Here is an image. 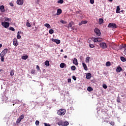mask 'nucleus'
<instances>
[{
  "instance_id": "nucleus-56",
  "label": "nucleus",
  "mask_w": 126,
  "mask_h": 126,
  "mask_svg": "<svg viewBox=\"0 0 126 126\" xmlns=\"http://www.w3.org/2000/svg\"><path fill=\"white\" fill-rule=\"evenodd\" d=\"M64 59H66L67 58V56L66 55L64 56Z\"/></svg>"
},
{
  "instance_id": "nucleus-61",
  "label": "nucleus",
  "mask_w": 126,
  "mask_h": 126,
  "mask_svg": "<svg viewBox=\"0 0 126 126\" xmlns=\"http://www.w3.org/2000/svg\"><path fill=\"white\" fill-rule=\"evenodd\" d=\"M14 105H15V104L14 103V104H13V106H14Z\"/></svg>"
},
{
  "instance_id": "nucleus-41",
  "label": "nucleus",
  "mask_w": 126,
  "mask_h": 126,
  "mask_svg": "<svg viewBox=\"0 0 126 126\" xmlns=\"http://www.w3.org/2000/svg\"><path fill=\"white\" fill-rule=\"evenodd\" d=\"M81 22H82V24H87V21H82Z\"/></svg>"
},
{
  "instance_id": "nucleus-59",
  "label": "nucleus",
  "mask_w": 126,
  "mask_h": 126,
  "mask_svg": "<svg viewBox=\"0 0 126 126\" xmlns=\"http://www.w3.org/2000/svg\"><path fill=\"white\" fill-rule=\"evenodd\" d=\"M34 72H35V70H33L32 71V73H34Z\"/></svg>"
},
{
  "instance_id": "nucleus-1",
  "label": "nucleus",
  "mask_w": 126,
  "mask_h": 126,
  "mask_svg": "<svg viewBox=\"0 0 126 126\" xmlns=\"http://www.w3.org/2000/svg\"><path fill=\"white\" fill-rule=\"evenodd\" d=\"M65 110L64 109H60L58 112V115H59V116H64L65 115Z\"/></svg>"
},
{
  "instance_id": "nucleus-26",
  "label": "nucleus",
  "mask_w": 126,
  "mask_h": 126,
  "mask_svg": "<svg viewBox=\"0 0 126 126\" xmlns=\"http://www.w3.org/2000/svg\"><path fill=\"white\" fill-rule=\"evenodd\" d=\"M103 22H104V20L102 18H100L99 19V24L101 25L103 23Z\"/></svg>"
},
{
  "instance_id": "nucleus-38",
  "label": "nucleus",
  "mask_w": 126,
  "mask_h": 126,
  "mask_svg": "<svg viewBox=\"0 0 126 126\" xmlns=\"http://www.w3.org/2000/svg\"><path fill=\"white\" fill-rule=\"evenodd\" d=\"M9 30L11 31H15V29H14V28L10 27H9Z\"/></svg>"
},
{
  "instance_id": "nucleus-2",
  "label": "nucleus",
  "mask_w": 126,
  "mask_h": 126,
  "mask_svg": "<svg viewBox=\"0 0 126 126\" xmlns=\"http://www.w3.org/2000/svg\"><path fill=\"white\" fill-rule=\"evenodd\" d=\"M94 32L96 34V36H98V37L99 36H101V31L98 28H95L94 30Z\"/></svg>"
},
{
  "instance_id": "nucleus-53",
  "label": "nucleus",
  "mask_w": 126,
  "mask_h": 126,
  "mask_svg": "<svg viewBox=\"0 0 126 126\" xmlns=\"http://www.w3.org/2000/svg\"><path fill=\"white\" fill-rule=\"evenodd\" d=\"M9 4H10V6H13V3H10Z\"/></svg>"
},
{
  "instance_id": "nucleus-25",
  "label": "nucleus",
  "mask_w": 126,
  "mask_h": 126,
  "mask_svg": "<svg viewBox=\"0 0 126 126\" xmlns=\"http://www.w3.org/2000/svg\"><path fill=\"white\" fill-rule=\"evenodd\" d=\"M120 9H121L120 8V6H117V9H116V13H120Z\"/></svg>"
},
{
  "instance_id": "nucleus-43",
  "label": "nucleus",
  "mask_w": 126,
  "mask_h": 126,
  "mask_svg": "<svg viewBox=\"0 0 126 126\" xmlns=\"http://www.w3.org/2000/svg\"><path fill=\"white\" fill-rule=\"evenodd\" d=\"M0 60L1 62H4V58L3 57H1Z\"/></svg>"
},
{
  "instance_id": "nucleus-31",
  "label": "nucleus",
  "mask_w": 126,
  "mask_h": 126,
  "mask_svg": "<svg viewBox=\"0 0 126 126\" xmlns=\"http://www.w3.org/2000/svg\"><path fill=\"white\" fill-rule=\"evenodd\" d=\"M45 65H47V66H49L50 65V63L48 61H46L45 62Z\"/></svg>"
},
{
  "instance_id": "nucleus-49",
  "label": "nucleus",
  "mask_w": 126,
  "mask_h": 126,
  "mask_svg": "<svg viewBox=\"0 0 126 126\" xmlns=\"http://www.w3.org/2000/svg\"><path fill=\"white\" fill-rule=\"evenodd\" d=\"M72 79H73L74 80H76V77H75V76H72Z\"/></svg>"
},
{
  "instance_id": "nucleus-39",
  "label": "nucleus",
  "mask_w": 126,
  "mask_h": 126,
  "mask_svg": "<svg viewBox=\"0 0 126 126\" xmlns=\"http://www.w3.org/2000/svg\"><path fill=\"white\" fill-rule=\"evenodd\" d=\"M53 33H54V30L50 29L49 30V34H53Z\"/></svg>"
},
{
  "instance_id": "nucleus-21",
  "label": "nucleus",
  "mask_w": 126,
  "mask_h": 126,
  "mask_svg": "<svg viewBox=\"0 0 126 126\" xmlns=\"http://www.w3.org/2000/svg\"><path fill=\"white\" fill-rule=\"evenodd\" d=\"M44 26H45V27H47V28H48V29H50L51 28V25H50V24L48 23L45 24Z\"/></svg>"
},
{
  "instance_id": "nucleus-37",
  "label": "nucleus",
  "mask_w": 126,
  "mask_h": 126,
  "mask_svg": "<svg viewBox=\"0 0 126 126\" xmlns=\"http://www.w3.org/2000/svg\"><path fill=\"white\" fill-rule=\"evenodd\" d=\"M58 3L63 4V0H59L58 1Z\"/></svg>"
},
{
  "instance_id": "nucleus-15",
  "label": "nucleus",
  "mask_w": 126,
  "mask_h": 126,
  "mask_svg": "<svg viewBox=\"0 0 126 126\" xmlns=\"http://www.w3.org/2000/svg\"><path fill=\"white\" fill-rule=\"evenodd\" d=\"M0 9L1 12H4V11H5V9H4V6L3 5H1L0 6Z\"/></svg>"
},
{
  "instance_id": "nucleus-47",
  "label": "nucleus",
  "mask_w": 126,
  "mask_h": 126,
  "mask_svg": "<svg viewBox=\"0 0 126 126\" xmlns=\"http://www.w3.org/2000/svg\"><path fill=\"white\" fill-rule=\"evenodd\" d=\"M103 88L104 89H107V85L106 84H103Z\"/></svg>"
},
{
  "instance_id": "nucleus-12",
  "label": "nucleus",
  "mask_w": 126,
  "mask_h": 126,
  "mask_svg": "<svg viewBox=\"0 0 126 126\" xmlns=\"http://www.w3.org/2000/svg\"><path fill=\"white\" fill-rule=\"evenodd\" d=\"M53 42H55V43H56L57 45H59V44H61V40L59 39H53Z\"/></svg>"
},
{
  "instance_id": "nucleus-42",
  "label": "nucleus",
  "mask_w": 126,
  "mask_h": 126,
  "mask_svg": "<svg viewBox=\"0 0 126 126\" xmlns=\"http://www.w3.org/2000/svg\"><path fill=\"white\" fill-rule=\"evenodd\" d=\"M27 26L28 27H31V24L30 23H29V22L27 23Z\"/></svg>"
},
{
  "instance_id": "nucleus-57",
  "label": "nucleus",
  "mask_w": 126,
  "mask_h": 126,
  "mask_svg": "<svg viewBox=\"0 0 126 126\" xmlns=\"http://www.w3.org/2000/svg\"><path fill=\"white\" fill-rule=\"evenodd\" d=\"M1 47H2V44L0 43V48H1Z\"/></svg>"
},
{
  "instance_id": "nucleus-13",
  "label": "nucleus",
  "mask_w": 126,
  "mask_h": 126,
  "mask_svg": "<svg viewBox=\"0 0 126 126\" xmlns=\"http://www.w3.org/2000/svg\"><path fill=\"white\" fill-rule=\"evenodd\" d=\"M73 63L75 65H78V62H77V59H76V58L74 59Z\"/></svg>"
},
{
  "instance_id": "nucleus-19",
  "label": "nucleus",
  "mask_w": 126,
  "mask_h": 126,
  "mask_svg": "<svg viewBox=\"0 0 126 126\" xmlns=\"http://www.w3.org/2000/svg\"><path fill=\"white\" fill-rule=\"evenodd\" d=\"M4 19L5 21H7V22H10V21H11V19L7 17H5Z\"/></svg>"
},
{
  "instance_id": "nucleus-63",
  "label": "nucleus",
  "mask_w": 126,
  "mask_h": 126,
  "mask_svg": "<svg viewBox=\"0 0 126 126\" xmlns=\"http://www.w3.org/2000/svg\"><path fill=\"white\" fill-rule=\"evenodd\" d=\"M118 102H120L119 100H118Z\"/></svg>"
},
{
  "instance_id": "nucleus-7",
  "label": "nucleus",
  "mask_w": 126,
  "mask_h": 126,
  "mask_svg": "<svg viewBox=\"0 0 126 126\" xmlns=\"http://www.w3.org/2000/svg\"><path fill=\"white\" fill-rule=\"evenodd\" d=\"M108 27L109 28H117V24L114 23H109Z\"/></svg>"
},
{
  "instance_id": "nucleus-52",
  "label": "nucleus",
  "mask_w": 126,
  "mask_h": 126,
  "mask_svg": "<svg viewBox=\"0 0 126 126\" xmlns=\"http://www.w3.org/2000/svg\"><path fill=\"white\" fill-rule=\"evenodd\" d=\"M68 83H70V82H71V79H68Z\"/></svg>"
},
{
  "instance_id": "nucleus-28",
  "label": "nucleus",
  "mask_w": 126,
  "mask_h": 126,
  "mask_svg": "<svg viewBox=\"0 0 126 126\" xmlns=\"http://www.w3.org/2000/svg\"><path fill=\"white\" fill-rule=\"evenodd\" d=\"M68 125H69V123L67 121L63 122V126H68Z\"/></svg>"
},
{
  "instance_id": "nucleus-23",
  "label": "nucleus",
  "mask_w": 126,
  "mask_h": 126,
  "mask_svg": "<svg viewBox=\"0 0 126 126\" xmlns=\"http://www.w3.org/2000/svg\"><path fill=\"white\" fill-rule=\"evenodd\" d=\"M73 25V22H71L69 23V24L68 25V28H70L71 27H72V25Z\"/></svg>"
},
{
  "instance_id": "nucleus-11",
  "label": "nucleus",
  "mask_w": 126,
  "mask_h": 126,
  "mask_svg": "<svg viewBox=\"0 0 126 126\" xmlns=\"http://www.w3.org/2000/svg\"><path fill=\"white\" fill-rule=\"evenodd\" d=\"M17 3L19 5H22L23 4V0H17Z\"/></svg>"
},
{
  "instance_id": "nucleus-55",
  "label": "nucleus",
  "mask_w": 126,
  "mask_h": 126,
  "mask_svg": "<svg viewBox=\"0 0 126 126\" xmlns=\"http://www.w3.org/2000/svg\"><path fill=\"white\" fill-rule=\"evenodd\" d=\"M123 48H124V49H126V44H125V45L123 46Z\"/></svg>"
},
{
  "instance_id": "nucleus-36",
  "label": "nucleus",
  "mask_w": 126,
  "mask_h": 126,
  "mask_svg": "<svg viewBox=\"0 0 126 126\" xmlns=\"http://www.w3.org/2000/svg\"><path fill=\"white\" fill-rule=\"evenodd\" d=\"M89 46L90 48H91L92 49H93V48L95 47V46H94V45H93L92 44H90Z\"/></svg>"
},
{
  "instance_id": "nucleus-16",
  "label": "nucleus",
  "mask_w": 126,
  "mask_h": 126,
  "mask_svg": "<svg viewBox=\"0 0 126 126\" xmlns=\"http://www.w3.org/2000/svg\"><path fill=\"white\" fill-rule=\"evenodd\" d=\"M82 65L85 70H88V68H87V65H86V64H85V63H82Z\"/></svg>"
},
{
  "instance_id": "nucleus-14",
  "label": "nucleus",
  "mask_w": 126,
  "mask_h": 126,
  "mask_svg": "<svg viewBox=\"0 0 126 126\" xmlns=\"http://www.w3.org/2000/svg\"><path fill=\"white\" fill-rule=\"evenodd\" d=\"M123 70V69L122 68V67L121 66H118L116 68V71L117 72H121Z\"/></svg>"
},
{
  "instance_id": "nucleus-50",
  "label": "nucleus",
  "mask_w": 126,
  "mask_h": 126,
  "mask_svg": "<svg viewBox=\"0 0 126 126\" xmlns=\"http://www.w3.org/2000/svg\"><path fill=\"white\" fill-rule=\"evenodd\" d=\"M110 125H111V126H114V125H115V122H111L110 123Z\"/></svg>"
},
{
  "instance_id": "nucleus-22",
  "label": "nucleus",
  "mask_w": 126,
  "mask_h": 126,
  "mask_svg": "<svg viewBox=\"0 0 126 126\" xmlns=\"http://www.w3.org/2000/svg\"><path fill=\"white\" fill-rule=\"evenodd\" d=\"M17 38L18 39H21V35H20V32H19L17 33Z\"/></svg>"
},
{
  "instance_id": "nucleus-29",
  "label": "nucleus",
  "mask_w": 126,
  "mask_h": 126,
  "mask_svg": "<svg viewBox=\"0 0 126 126\" xmlns=\"http://www.w3.org/2000/svg\"><path fill=\"white\" fill-rule=\"evenodd\" d=\"M58 126H63V121H60L58 123Z\"/></svg>"
},
{
  "instance_id": "nucleus-27",
  "label": "nucleus",
  "mask_w": 126,
  "mask_h": 126,
  "mask_svg": "<svg viewBox=\"0 0 126 126\" xmlns=\"http://www.w3.org/2000/svg\"><path fill=\"white\" fill-rule=\"evenodd\" d=\"M87 90L89 91V92H91V91H93V89L91 87H88Z\"/></svg>"
},
{
  "instance_id": "nucleus-18",
  "label": "nucleus",
  "mask_w": 126,
  "mask_h": 126,
  "mask_svg": "<svg viewBox=\"0 0 126 126\" xmlns=\"http://www.w3.org/2000/svg\"><path fill=\"white\" fill-rule=\"evenodd\" d=\"M62 11H63L62 10V9H57V15H61V14L62 13Z\"/></svg>"
},
{
  "instance_id": "nucleus-48",
  "label": "nucleus",
  "mask_w": 126,
  "mask_h": 126,
  "mask_svg": "<svg viewBox=\"0 0 126 126\" xmlns=\"http://www.w3.org/2000/svg\"><path fill=\"white\" fill-rule=\"evenodd\" d=\"M39 2H40V0H35V3H37L38 4V3H39Z\"/></svg>"
},
{
  "instance_id": "nucleus-32",
  "label": "nucleus",
  "mask_w": 126,
  "mask_h": 126,
  "mask_svg": "<svg viewBox=\"0 0 126 126\" xmlns=\"http://www.w3.org/2000/svg\"><path fill=\"white\" fill-rule=\"evenodd\" d=\"M121 60L122 62H126V59L125 58V57H121Z\"/></svg>"
},
{
  "instance_id": "nucleus-30",
  "label": "nucleus",
  "mask_w": 126,
  "mask_h": 126,
  "mask_svg": "<svg viewBox=\"0 0 126 126\" xmlns=\"http://www.w3.org/2000/svg\"><path fill=\"white\" fill-rule=\"evenodd\" d=\"M10 75L11 76H13L14 75V70H12L10 71Z\"/></svg>"
},
{
  "instance_id": "nucleus-5",
  "label": "nucleus",
  "mask_w": 126,
  "mask_h": 126,
  "mask_svg": "<svg viewBox=\"0 0 126 126\" xmlns=\"http://www.w3.org/2000/svg\"><path fill=\"white\" fill-rule=\"evenodd\" d=\"M23 119H24V115L23 114L21 115V116L17 119L16 122V124H17V125L18 124H20V122H21V120H23Z\"/></svg>"
},
{
  "instance_id": "nucleus-33",
  "label": "nucleus",
  "mask_w": 126,
  "mask_h": 126,
  "mask_svg": "<svg viewBox=\"0 0 126 126\" xmlns=\"http://www.w3.org/2000/svg\"><path fill=\"white\" fill-rule=\"evenodd\" d=\"M71 70H75L76 69V67L75 66L73 65L71 67Z\"/></svg>"
},
{
  "instance_id": "nucleus-10",
  "label": "nucleus",
  "mask_w": 126,
  "mask_h": 126,
  "mask_svg": "<svg viewBox=\"0 0 126 126\" xmlns=\"http://www.w3.org/2000/svg\"><path fill=\"white\" fill-rule=\"evenodd\" d=\"M13 45L15 47H17V46H18V43L17 42V39L14 38L13 39Z\"/></svg>"
},
{
  "instance_id": "nucleus-3",
  "label": "nucleus",
  "mask_w": 126,
  "mask_h": 126,
  "mask_svg": "<svg viewBox=\"0 0 126 126\" xmlns=\"http://www.w3.org/2000/svg\"><path fill=\"white\" fill-rule=\"evenodd\" d=\"M8 51V49L7 48L4 49V50L0 54V57H4V56L7 54Z\"/></svg>"
},
{
  "instance_id": "nucleus-45",
  "label": "nucleus",
  "mask_w": 126,
  "mask_h": 126,
  "mask_svg": "<svg viewBox=\"0 0 126 126\" xmlns=\"http://www.w3.org/2000/svg\"><path fill=\"white\" fill-rule=\"evenodd\" d=\"M45 126H51V125L48 123H43Z\"/></svg>"
},
{
  "instance_id": "nucleus-60",
  "label": "nucleus",
  "mask_w": 126,
  "mask_h": 126,
  "mask_svg": "<svg viewBox=\"0 0 126 126\" xmlns=\"http://www.w3.org/2000/svg\"><path fill=\"white\" fill-rule=\"evenodd\" d=\"M109 1H110V2H112L113 1V0H108Z\"/></svg>"
},
{
  "instance_id": "nucleus-34",
  "label": "nucleus",
  "mask_w": 126,
  "mask_h": 126,
  "mask_svg": "<svg viewBox=\"0 0 126 126\" xmlns=\"http://www.w3.org/2000/svg\"><path fill=\"white\" fill-rule=\"evenodd\" d=\"M28 58V56L26 55L22 57V59H23V60H27Z\"/></svg>"
},
{
  "instance_id": "nucleus-46",
  "label": "nucleus",
  "mask_w": 126,
  "mask_h": 126,
  "mask_svg": "<svg viewBox=\"0 0 126 126\" xmlns=\"http://www.w3.org/2000/svg\"><path fill=\"white\" fill-rule=\"evenodd\" d=\"M36 68L38 71L40 70V67L39 66V65H37Z\"/></svg>"
},
{
  "instance_id": "nucleus-24",
  "label": "nucleus",
  "mask_w": 126,
  "mask_h": 126,
  "mask_svg": "<svg viewBox=\"0 0 126 126\" xmlns=\"http://www.w3.org/2000/svg\"><path fill=\"white\" fill-rule=\"evenodd\" d=\"M90 57H88L86 58V63H90Z\"/></svg>"
},
{
  "instance_id": "nucleus-6",
  "label": "nucleus",
  "mask_w": 126,
  "mask_h": 126,
  "mask_svg": "<svg viewBox=\"0 0 126 126\" xmlns=\"http://www.w3.org/2000/svg\"><path fill=\"white\" fill-rule=\"evenodd\" d=\"M99 46L102 48V49H103V50H105V49H107V44L105 42H101L99 44Z\"/></svg>"
},
{
  "instance_id": "nucleus-44",
  "label": "nucleus",
  "mask_w": 126,
  "mask_h": 126,
  "mask_svg": "<svg viewBox=\"0 0 126 126\" xmlns=\"http://www.w3.org/2000/svg\"><path fill=\"white\" fill-rule=\"evenodd\" d=\"M90 3H91V4H94V0H90Z\"/></svg>"
},
{
  "instance_id": "nucleus-62",
  "label": "nucleus",
  "mask_w": 126,
  "mask_h": 126,
  "mask_svg": "<svg viewBox=\"0 0 126 126\" xmlns=\"http://www.w3.org/2000/svg\"><path fill=\"white\" fill-rule=\"evenodd\" d=\"M72 30H73V28H72Z\"/></svg>"
},
{
  "instance_id": "nucleus-35",
  "label": "nucleus",
  "mask_w": 126,
  "mask_h": 126,
  "mask_svg": "<svg viewBox=\"0 0 126 126\" xmlns=\"http://www.w3.org/2000/svg\"><path fill=\"white\" fill-rule=\"evenodd\" d=\"M106 66H110L111 65V63L110 62H107L106 63Z\"/></svg>"
},
{
  "instance_id": "nucleus-17",
  "label": "nucleus",
  "mask_w": 126,
  "mask_h": 126,
  "mask_svg": "<svg viewBox=\"0 0 126 126\" xmlns=\"http://www.w3.org/2000/svg\"><path fill=\"white\" fill-rule=\"evenodd\" d=\"M91 76H92L91 73H87L86 75L87 79H90L91 78Z\"/></svg>"
},
{
  "instance_id": "nucleus-20",
  "label": "nucleus",
  "mask_w": 126,
  "mask_h": 126,
  "mask_svg": "<svg viewBox=\"0 0 126 126\" xmlns=\"http://www.w3.org/2000/svg\"><path fill=\"white\" fill-rule=\"evenodd\" d=\"M64 66H66V64H65V63H61L60 64V67L61 68H63V67H64Z\"/></svg>"
},
{
  "instance_id": "nucleus-51",
  "label": "nucleus",
  "mask_w": 126,
  "mask_h": 126,
  "mask_svg": "<svg viewBox=\"0 0 126 126\" xmlns=\"http://www.w3.org/2000/svg\"><path fill=\"white\" fill-rule=\"evenodd\" d=\"M60 22H61V23H63V24H64V21H63V20H61V21H60Z\"/></svg>"
},
{
  "instance_id": "nucleus-58",
  "label": "nucleus",
  "mask_w": 126,
  "mask_h": 126,
  "mask_svg": "<svg viewBox=\"0 0 126 126\" xmlns=\"http://www.w3.org/2000/svg\"><path fill=\"white\" fill-rule=\"evenodd\" d=\"M63 49H61V53H63Z\"/></svg>"
},
{
  "instance_id": "nucleus-4",
  "label": "nucleus",
  "mask_w": 126,
  "mask_h": 126,
  "mask_svg": "<svg viewBox=\"0 0 126 126\" xmlns=\"http://www.w3.org/2000/svg\"><path fill=\"white\" fill-rule=\"evenodd\" d=\"M1 25L3 27H4V28H8V27H9V23L5 21L2 22L1 23Z\"/></svg>"
},
{
  "instance_id": "nucleus-40",
  "label": "nucleus",
  "mask_w": 126,
  "mask_h": 126,
  "mask_svg": "<svg viewBox=\"0 0 126 126\" xmlns=\"http://www.w3.org/2000/svg\"><path fill=\"white\" fill-rule=\"evenodd\" d=\"M39 124H40V122H39V121L36 120L35 121V125H36V126H39Z\"/></svg>"
},
{
  "instance_id": "nucleus-8",
  "label": "nucleus",
  "mask_w": 126,
  "mask_h": 126,
  "mask_svg": "<svg viewBox=\"0 0 126 126\" xmlns=\"http://www.w3.org/2000/svg\"><path fill=\"white\" fill-rule=\"evenodd\" d=\"M102 39L99 38V37H94L93 38V41L95 43H98L99 42H101Z\"/></svg>"
},
{
  "instance_id": "nucleus-54",
  "label": "nucleus",
  "mask_w": 126,
  "mask_h": 126,
  "mask_svg": "<svg viewBox=\"0 0 126 126\" xmlns=\"http://www.w3.org/2000/svg\"><path fill=\"white\" fill-rule=\"evenodd\" d=\"M79 26H81V25H82V22H81L80 23H79Z\"/></svg>"
},
{
  "instance_id": "nucleus-9",
  "label": "nucleus",
  "mask_w": 126,
  "mask_h": 126,
  "mask_svg": "<svg viewBox=\"0 0 126 126\" xmlns=\"http://www.w3.org/2000/svg\"><path fill=\"white\" fill-rule=\"evenodd\" d=\"M76 14H79L80 17H81V18H83L84 15L82 13L81 10L76 11Z\"/></svg>"
}]
</instances>
